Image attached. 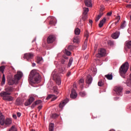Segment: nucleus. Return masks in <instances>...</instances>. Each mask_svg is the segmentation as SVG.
Here are the masks:
<instances>
[{
	"mask_svg": "<svg viewBox=\"0 0 131 131\" xmlns=\"http://www.w3.org/2000/svg\"><path fill=\"white\" fill-rule=\"evenodd\" d=\"M13 92V88L9 87L5 89V91H2L0 93V96L2 97L3 100L8 102H12L14 100V97L10 96L11 93Z\"/></svg>",
	"mask_w": 131,
	"mask_h": 131,
	"instance_id": "nucleus-1",
	"label": "nucleus"
},
{
	"mask_svg": "<svg viewBox=\"0 0 131 131\" xmlns=\"http://www.w3.org/2000/svg\"><path fill=\"white\" fill-rule=\"evenodd\" d=\"M40 80V75L35 70H33L29 76V81L32 83H36Z\"/></svg>",
	"mask_w": 131,
	"mask_h": 131,
	"instance_id": "nucleus-2",
	"label": "nucleus"
},
{
	"mask_svg": "<svg viewBox=\"0 0 131 131\" xmlns=\"http://www.w3.org/2000/svg\"><path fill=\"white\" fill-rule=\"evenodd\" d=\"M129 67V64H128V62H125L120 67L119 69V72L121 76H122L123 78H125V74L127 72Z\"/></svg>",
	"mask_w": 131,
	"mask_h": 131,
	"instance_id": "nucleus-3",
	"label": "nucleus"
},
{
	"mask_svg": "<svg viewBox=\"0 0 131 131\" xmlns=\"http://www.w3.org/2000/svg\"><path fill=\"white\" fill-rule=\"evenodd\" d=\"M12 124V120L10 118H6L5 119V116L3 115V113L0 112V124L1 125H10Z\"/></svg>",
	"mask_w": 131,
	"mask_h": 131,
	"instance_id": "nucleus-4",
	"label": "nucleus"
},
{
	"mask_svg": "<svg viewBox=\"0 0 131 131\" xmlns=\"http://www.w3.org/2000/svg\"><path fill=\"white\" fill-rule=\"evenodd\" d=\"M22 76H23V73L21 72H17V74L14 75V79L9 81V84L12 85L14 84V83H17L18 80H20L21 78H22Z\"/></svg>",
	"mask_w": 131,
	"mask_h": 131,
	"instance_id": "nucleus-5",
	"label": "nucleus"
},
{
	"mask_svg": "<svg viewBox=\"0 0 131 131\" xmlns=\"http://www.w3.org/2000/svg\"><path fill=\"white\" fill-rule=\"evenodd\" d=\"M106 55V50L104 49H100L98 50V53L96 54L97 58H101L104 57Z\"/></svg>",
	"mask_w": 131,
	"mask_h": 131,
	"instance_id": "nucleus-6",
	"label": "nucleus"
},
{
	"mask_svg": "<svg viewBox=\"0 0 131 131\" xmlns=\"http://www.w3.org/2000/svg\"><path fill=\"white\" fill-rule=\"evenodd\" d=\"M114 91L118 96H122V87L116 86Z\"/></svg>",
	"mask_w": 131,
	"mask_h": 131,
	"instance_id": "nucleus-7",
	"label": "nucleus"
},
{
	"mask_svg": "<svg viewBox=\"0 0 131 131\" xmlns=\"http://www.w3.org/2000/svg\"><path fill=\"white\" fill-rule=\"evenodd\" d=\"M56 40V36L55 35H50L47 38V43H53Z\"/></svg>",
	"mask_w": 131,
	"mask_h": 131,
	"instance_id": "nucleus-8",
	"label": "nucleus"
},
{
	"mask_svg": "<svg viewBox=\"0 0 131 131\" xmlns=\"http://www.w3.org/2000/svg\"><path fill=\"white\" fill-rule=\"evenodd\" d=\"M53 78L54 80H56V82L58 85H60V84H61V78H60V76L56 74H54Z\"/></svg>",
	"mask_w": 131,
	"mask_h": 131,
	"instance_id": "nucleus-9",
	"label": "nucleus"
},
{
	"mask_svg": "<svg viewBox=\"0 0 131 131\" xmlns=\"http://www.w3.org/2000/svg\"><path fill=\"white\" fill-rule=\"evenodd\" d=\"M33 58V53H26L24 55V58L27 59L28 61L30 60V59H32Z\"/></svg>",
	"mask_w": 131,
	"mask_h": 131,
	"instance_id": "nucleus-10",
	"label": "nucleus"
},
{
	"mask_svg": "<svg viewBox=\"0 0 131 131\" xmlns=\"http://www.w3.org/2000/svg\"><path fill=\"white\" fill-rule=\"evenodd\" d=\"M70 97L71 99H75L77 97V93H76L75 90H74V89H72Z\"/></svg>",
	"mask_w": 131,
	"mask_h": 131,
	"instance_id": "nucleus-11",
	"label": "nucleus"
},
{
	"mask_svg": "<svg viewBox=\"0 0 131 131\" xmlns=\"http://www.w3.org/2000/svg\"><path fill=\"white\" fill-rule=\"evenodd\" d=\"M34 101V98L33 97H30L29 99L25 103V106H29Z\"/></svg>",
	"mask_w": 131,
	"mask_h": 131,
	"instance_id": "nucleus-12",
	"label": "nucleus"
},
{
	"mask_svg": "<svg viewBox=\"0 0 131 131\" xmlns=\"http://www.w3.org/2000/svg\"><path fill=\"white\" fill-rule=\"evenodd\" d=\"M92 81H93V78H92L91 75H88L86 78V83L88 84H91V83H92Z\"/></svg>",
	"mask_w": 131,
	"mask_h": 131,
	"instance_id": "nucleus-13",
	"label": "nucleus"
},
{
	"mask_svg": "<svg viewBox=\"0 0 131 131\" xmlns=\"http://www.w3.org/2000/svg\"><path fill=\"white\" fill-rule=\"evenodd\" d=\"M67 103H68V99H66L61 101L59 105V108H60L61 109H62L63 107H64V106H65V104H67Z\"/></svg>",
	"mask_w": 131,
	"mask_h": 131,
	"instance_id": "nucleus-14",
	"label": "nucleus"
},
{
	"mask_svg": "<svg viewBox=\"0 0 131 131\" xmlns=\"http://www.w3.org/2000/svg\"><path fill=\"white\" fill-rule=\"evenodd\" d=\"M50 18H51V19L49 22L50 25H53V26L56 25V23H57V22L56 21V19L55 18V17H51Z\"/></svg>",
	"mask_w": 131,
	"mask_h": 131,
	"instance_id": "nucleus-15",
	"label": "nucleus"
},
{
	"mask_svg": "<svg viewBox=\"0 0 131 131\" xmlns=\"http://www.w3.org/2000/svg\"><path fill=\"white\" fill-rule=\"evenodd\" d=\"M120 32L117 31L112 35V37L114 39H116L118 37H119Z\"/></svg>",
	"mask_w": 131,
	"mask_h": 131,
	"instance_id": "nucleus-16",
	"label": "nucleus"
},
{
	"mask_svg": "<svg viewBox=\"0 0 131 131\" xmlns=\"http://www.w3.org/2000/svg\"><path fill=\"white\" fill-rule=\"evenodd\" d=\"M52 98L51 101H55V100H56V99H57V97H56V96L53 95V94H50L47 97V99L49 100V99H51Z\"/></svg>",
	"mask_w": 131,
	"mask_h": 131,
	"instance_id": "nucleus-17",
	"label": "nucleus"
},
{
	"mask_svg": "<svg viewBox=\"0 0 131 131\" xmlns=\"http://www.w3.org/2000/svg\"><path fill=\"white\" fill-rule=\"evenodd\" d=\"M106 22V18H104L103 19H102L100 23L99 24V27L100 28H102L103 27V25H104V23Z\"/></svg>",
	"mask_w": 131,
	"mask_h": 131,
	"instance_id": "nucleus-18",
	"label": "nucleus"
},
{
	"mask_svg": "<svg viewBox=\"0 0 131 131\" xmlns=\"http://www.w3.org/2000/svg\"><path fill=\"white\" fill-rule=\"evenodd\" d=\"M126 47H127V49H130L129 56V57H131V40L127 42Z\"/></svg>",
	"mask_w": 131,
	"mask_h": 131,
	"instance_id": "nucleus-19",
	"label": "nucleus"
},
{
	"mask_svg": "<svg viewBox=\"0 0 131 131\" xmlns=\"http://www.w3.org/2000/svg\"><path fill=\"white\" fill-rule=\"evenodd\" d=\"M84 3L86 7H92V0H86Z\"/></svg>",
	"mask_w": 131,
	"mask_h": 131,
	"instance_id": "nucleus-20",
	"label": "nucleus"
},
{
	"mask_svg": "<svg viewBox=\"0 0 131 131\" xmlns=\"http://www.w3.org/2000/svg\"><path fill=\"white\" fill-rule=\"evenodd\" d=\"M5 68L6 67H5V66L0 67V78L2 77V74H4V71H5Z\"/></svg>",
	"mask_w": 131,
	"mask_h": 131,
	"instance_id": "nucleus-21",
	"label": "nucleus"
},
{
	"mask_svg": "<svg viewBox=\"0 0 131 131\" xmlns=\"http://www.w3.org/2000/svg\"><path fill=\"white\" fill-rule=\"evenodd\" d=\"M80 39V37L79 36H75L74 37L73 42L78 43L79 42V40Z\"/></svg>",
	"mask_w": 131,
	"mask_h": 131,
	"instance_id": "nucleus-22",
	"label": "nucleus"
},
{
	"mask_svg": "<svg viewBox=\"0 0 131 131\" xmlns=\"http://www.w3.org/2000/svg\"><path fill=\"white\" fill-rule=\"evenodd\" d=\"M54 124L53 123H51L49 124V131H54Z\"/></svg>",
	"mask_w": 131,
	"mask_h": 131,
	"instance_id": "nucleus-23",
	"label": "nucleus"
},
{
	"mask_svg": "<svg viewBox=\"0 0 131 131\" xmlns=\"http://www.w3.org/2000/svg\"><path fill=\"white\" fill-rule=\"evenodd\" d=\"M16 105H17V106H19L20 105H22V100H20V99L17 98L16 100Z\"/></svg>",
	"mask_w": 131,
	"mask_h": 131,
	"instance_id": "nucleus-24",
	"label": "nucleus"
},
{
	"mask_svg": "<svg viewBox=\"0 0 131 131\" xmlns=\"http://www.w3.org/2000/svg\"><path fill=\"white\" fill-rule=\"evenodd\" d=\"M74 32L76 35H79V34H80V29L77 28L75 29Z\"/></svg>",
	"mask_w": 131,
	"mask_h": 131,
	"instance_id": "nucleus-25",
	"label": "nucleus"
},
{
	"mask_svg": "<svg viewBox=\"0 0 131 131\" xmlns=\"http://www.w3.org/2000/svg\"><path fill=\"white\" fill-rule=\"evenodd\" d=\"M105 77L107 78V79H108V80H111L112 78H113V76H112V74H107L105 75Z\"/></svg>",
	"mask_w": 131,
	"mask_h": 131,
	"instance_id": "nucleus-26",
	"label": "nucleus"
},
{
	"mask_svg": "<svg viewBox=\"0 0 131 131\" xmlns=\"http://www.w3.org/2000/svg\"><path fill=\"white\" fill-rule=\"evenodd\" d=\"M5 83H6V78L5 77V74H3L2 81L1 82L2 85H3V84H5Z\"/></svg>",
	"mask_w": 131,
	"mask_h": 131,
	"instance_id": "nucleus-27",
	"label": "nucleus"
},
{
	"mask_svg": "<svg viewBox=\"0 0 131 131\" xmlns=\"http://www.w3.org/2000/svg\"><path fill=\"white\" fill-rule=\"evenodd\" d=\"M98 85L99 86H102V85H104V81L103 80H100L98 83Z\"/></svg>",
	"mask_w": 131,
	"mask_h": 131,
	"instance_id": "nucleus-28",
	"label": "nucleus"
},
{
	"mask_svg": "<svg viewBox=\"0 0 131 131\" xmlns=\"http://www.w3.org/2000/svg\"><path fill=\"white\" fill-rule=\"evenodd\" d=\"M87 18H88V16L86 15V14H83L80 20L81 21V20H82V21H85Z\"/></svg>",
	"mask_w": 131,
	"mask_h": 131,
	"instance_id": "nucleus-29",
	"label": "nucleus"
},
{
	"mask_svg": "<svg viewBox=\"0 0 131 131\" xmlns=\"http://www.w3.org/2000/svg\"><path fill=\"white\" fill-rule=\"evenodd\" d=\"M88 41H85L84 43V45L82 47V49L83 50V51H84V50H85V49H86L88 48Z\"/></svg>",
	"mask_w": 131,
	"mask_h": 131,
	"instance_id": "nucleus-30",
	"label": "nucleus"
},
{
	"mask_svg": "<svg viewBox=\"0 0 131 131\" xmlns=\"http://www.w3.org/2000/svg\"><path fill=\"white\" fill-rule=\"evenodd\" d=\"M73 62V58H71L69 60V62L68 65V67H70L71 65H72V62Z\"/></svg>",
	"mask_w": 131,
	"mask_h": 131,
	"instance_id": "nucleus-31",
	"label": "nucleus"
},
{
	"mask_svg": "<svg viewBox=\"0 0 131 131\" xmlns=\"http://www.w3.org/2000/svg\"><path fill=\"white\" fill-rule=\"evenodd\" d=\"M116 19L117 20V21L114 23V24H115V25H116V24H117V23H118V22H119V20H120V16H118L116 17Z\"/></svg>",
	"mask_w": 131,
	"mask_h": 131,
	"instance_id": "nucleus-32",
	"label": "nucleus"
},
{
	"mask_svg": "<svg viewBox=\"0 0 131 131\" xmlns=\"http://www.w3.org/2000/svg\"><path fill=\"white\" fill-rule=\"evenodd\" d=\"M60 62H61V69H63V65H65L66 64V63H65V60H64V59H61V61H60Z\"/></svg>",
	"mask_w": 131,
	"mask_h": 131,
	"instance_id": "nucleus-33",
	"label": "nucleus"
},
{
	"mask_svg": "<svg viewBox=\"0 0 131 131\" xmlns=\"http://www.w3.org/2000/svg\"><path fill=\"white\" fill-rule=\"evenodd\" d=\"M83 11H84V12L83 13V14L86 15V14H88V12H89V8H85L84 9Z\"/></svg>",
	"mask_w": 131,
	"mask_h": 131,
	"instance_id": "nucleus-34",
	"label": "nucleus"
},
{
	"mask_svg": "<svg viewBox=\"0 0 131 131\" xmlns=\"http://www.w3.org/2000/svg\"><path fill=\"white\" fill-rule=\"evenodd\" d=\"M85 36L86 37L85 41H88V38H89V32H88V31L85 32Z\"/></svg>",
	"mask_w": 131,
	"mask_h": 131,
	"instance_id": "nucleus-35",
	"label": "nucleus"
},
{
	"mask_svg": "<svg viewBox=\"0 0 131 131\" xmlns=\"http://www.w3.org/2000/svg\"><path fill=\"white\" fill-rule=\"evenodd\" d=\"M41 60H42V58H41L40 57H37V63L38 64H39V63H40V61H41Z\"/></svg>",
	"mask_w": 131,
	"mask_h": 131,
	"instance_id": "nucleus-36",
	"label": "nucleus"
},
{
	"mask_svg": "<svg viewBox=\"0 0 131 131\" xmlns=\"http://www.w3.org/2000/svg\"><path fill=\"white\" fill-rule=\"evenodd\" d=\"M64 52L66 53V55H67V56H70V55H71V52L67 49L65 50Z\"/></svg>",
	"mask_w": 131,
	"mask_h": 131,
	"instance_id": "nucleus-37",
	"label": "nucleus"
},
{
	"mask_svg": "<svg viewBox=\"0 0 131 131\" xmlns=\"http://www.w3.org/2000/svg\"><path fill=\"white\" fill-rule=\"evenodd\" d=\"M79 95H80V96H81V97H85V92H81L79 93Z\"/></svg>",
	"mask_w": 131,
	"mask_h": 131,
	"instance_id": "nucleus-38",
	"label": "nucleus"
},
{
	"mask_svg": "<svg viewBox=\"0 0 131 131\" xmlns=\"http://www.w3.org/2000/svg\"><path fill=\"white\" fill-rule=\"evenodd\" d=\"M126 23V22L125 21H124L123 22V23L121 25V28H124V27H125V24Z\"/></svg>",
	"mask_w": 131,
	"mask_h": 131,
	"instance_id": "nucleus-39",
	"label": "nucleus"
},
{
	"mask_svg": "<svg viewBox=\"0 0 131 131\" xmlns=\"http://www.w3.org/2000/svg\"><path fill=\"white\" fill-rule=\"evenodd\" d=\"M127 86H131V81L130 80H127Z\"/></svg>",
	"mask_w": 131,
	"mask_h": 131,
	"instance_id": "nucleus-40",
	"label": "nucleus"
},
{
	"mask_svg": "<svg viewBox=\"0 0 131 131\" xmlns=\"http://www.w3.org/2000/svg\"><path fill=\"white\" fill-rule=\"evenodd\" d=\"M108 46H113L114 45V42L113 41L110 40L108 42Z\"/></svg>",
	"mask_w": 131,
	"mask_h": 131,
	"instance_id": "nucleus-41",
	"label": "nucleus"
},
{
	"mask_svg": "<svg viewBox=\"0 0 131 131\" xmlns=\"http://www.w3.org/2000/svg\"><path fill=\"white\" fill-rule=\"evenodd\" d=\"M58 116H59L58 115H57V114H54L52 115V118H57V117H58Z\"/></svg>",
	"mask_w": 131,
	"mask_h": 131,
	"instance_id": "nucleus-42",
	"label": "nucleus"
},
{
	"mask_svg": "<svg viewBox=\"0 0 131 131\" xmlns=\"http://www.w3.org/2000/svg\"><path fill=\"white\" fill-rule=\"evenodd\" d=\"M79 83L80 84H82V83H84V80L83 79H80L79 80Z\"/></svg>",
	"mask_w": 131,
	"mask_h": 131,
	"instance_id": "nucleus-43",
	"label": "nucleus"
},
{
	"mask_svg": "<svg viewBox=\"0 0 131 131\" xmlns=\"http://www.w3.org/2000/svg\"><path fill=\"white\" fill-rule=\"evenodd\" d=\"M35 103L36 105H39V104H41V103H42V101L41 100H37L35 101Z\"/></svg>",
	"mask_w": 131,
	"mask_h": 131,
	"instance_id": "nucleus-44",
	"label": "nucleus"
},
{
	"mask_svg": "<svg viewBox=\"0 0 131 131\" xmlns=\"http://www.w3.org/2000/svg\"><path fill=\"white\" fill-rule=\"evenodd\" d=\"M72 49H73V46H69L68 47V50H69V51H72Z\"/></svg>",
	"mask_w": 131,
	"mask_h": 131,
	"instance_id": "nucleus-45",
	"label": "nucleus"
},
{
	"mask_svg": "<svg viewBox=\"0 0 131 131\" xmlns=\"http://www.w3.org/2000/svg\"><path fill=\"white\" fill-rule=\"evenodd\" d=\"M100 18L101 17L99 15H98L97 17H96V18L95 19L96 22H98V21H99V20H100Z\"/></svg>",
	"mask_w": 131,
	"mask_h": 131,
	"instance_id": "nucleus-46",
	"label": "nucleus"
},
{
	"mask_svg": "<svg viewBox=\"0 0 131 131\" xmlns=\"http://www.w3.org/2000/svg\"><path fill=\"white\" fill-rule=\"evenodd\" d=\"M100 18L101 17L99 15H98L97 17H96V18L95 19L96 22H98V21H99V20H100Z\"/></svg>",
	"mask_w": 131,
	"mask_h": 131,
	"instance_id": "nucleus-47",
	"label": "nucleus"
},
{
	"mask_svg": "<svg viewBox=\"0 0 131 131\" xmlns=\"http://www.w3.org/2000/svg\"><path fill=\"white\" fill-rule=\"evenodd\" d=\"M103 15H104V13L103 12H100L98 16L101 18V17H102V16H103Z\"/></svg>",
	"mask_w": 131,
	"mask_h": 131,
	"instance_id": "nucleus-48",
	"label": "nucleus"
},
{
	"mask_svg": "<svg viewBox=\"0 0 131 131\" xmlns=\"http://www.w3.org/2000/svg\"><path fill=\"white\" fill-rule=\"evenodd\" d=\"M12 117L14 119H17V115H16V114H13V116H12Z\"/></svg>",
	"mask_w": 131,
	"mask_h": 131,
	"instance_id": "nucleus-49",
	"label": "nucleus"
},
{
	"mask_svg": "<svg viewBox=\"0 0 131 131\" xmlns=\"http://www.w3.org/2000/svg\"><path fill=\"white\" fill-rule=\"evenodd\" d=\"M17 117H20L21 116V113L19 112L17 113Z\"/></svg>",
	"mask_w": 131,
	"mask_h": 131,
	"instance_id": "nucleus-50",
	"label": "nucleus"
},
{
	"mask_svg": "<svg viewBox=\"0 0 131 131\" xmlns=\"http://www.w3.org/2000/svg\"><path fill=\"white\" fill-rule=\"evenodd\" d=\"M35 106H36V103H35H35H33L32 104L31 107H32V108H34V107H35Z\"/></svg>",
	"mask_w": 131,
	"mask_h": 131,
	"instance_id": "nucleus-51",
	"label": "nucleus"
},
{
	"mask_svg": "<svg viewBox=\"0 0 131 131\" xmlns=\"http://www.w3.org/2000/svg\"><path fill=\"white\" fill-rule=\"evenodd\" d=\"M70 75H71V72H69L67 74V76L69 77V76H70Z\"/></svg>",
	"mask_w": 131,
	"mask_h": 131,
	"instance_id": "nucleus-52",
	"label": "nucleus"
},
{
	"mask_svg": "<svg viewBox=\"0 0 131 131\" xmlns=\"http://www.w3.org/2000/svg\"><path fill=\"white\" fill-rule=\"evenodd\" d=\"M112 15V12H110L107 13V16H111Z\"/></svg>",
	"mask_w": 131,
	"mask_h": 131,
	"instance_id": "nucleus-53",
	"label": "nucleus"
},
{
	"mask_svg": "<svg viewBox=\"0 0 131 131\" xmlns=\"http://www.w3.org/2000/svg\"><path fill=\"white\" fill-rule=\"evenodd\" d=\"M127 8H131V4H128L126 5Z\"/></svg>",
	"mask_w": 131,
	"mask_h": 131,
	"instance_id": "nucleus-54",
	"label": "nucleus"
},
{
	"mask_svg": "<svg viewBox=\"0 0 131 131\" xmlns=\"http://www.w3.org/2000/svg\"><path fill=\"white\" fill-rule=\"evenodd\" d=\"M130 91H127L125 92V94H126V95H128V94H130Z\"/></svg>",
	"mask_w": 131,
	"mask_h": 131,
	"instance_id": "nucleus-55",
	"label": "nucleus"
},
{
	"mask_svg": "<svg viewBox=\"0 0 131 131\" xmlns=\"http://www.w3.org/2000/svg\"><path fill=\"white\" fill-rule=\"evenodd\" d=\"M42 108V106L41 105H39L38 106V109H39V110H40V109H41Z\"/></svg>",
	"mask_w": 131,
	"mask_h": 131,
	"instance_id": "nucleus-56",
	"label": "nucleus"
},
{
	"mask_svg": "<svg viewBox=\"0 0 131 131\" xmlns=\"http://www.w3.org/2000/svg\"><path fill=\"white\" fill-rule=\"evenodd\" d=\"M103 11H104V8H101L100 10V12L103 13Z\"/></svg>",
	"mask_w": 131,
	"mask_h": 131,
	"instance_id": "nucleus-57",
	"label": "nucleus"
},
{
	"mask_svg": "<svg viewBox=\"0 0 131 131\" xmlns=\"http://www.w3.org/2000/svg\"><path fill=\"white\" fill-rule=\"evenodd\" d=\"M89 23L93 24V20L92 19H89Z\"/></svg>",
	"mask_w": 131,
	"mask_h": 131,
	"instance_id": "nucleus-58",
	"label": "nucleus"
},
{
	"mask_svg": "<svg viewBox=\"0 0 131 131\" xmlns=\"http://www.w3.org/2000/svg\"><path fill=\"white\" fill-rule=\"evenodd\" d=\"M96 51H97V46H95L94 47V53L96 52Z\"/></svg>",
	"mask_w": 131,
	"mask_h": 131,
	"instance_id": "nucleus-59",
	"label": "nucleus"
},
{
	"mask_svg": "<svg viewBox=\"0 0 131 131\" xmlns=\"http://www.w3.org/2000/svg\"><path fill=\"white\" fill-rule=\"evenodd\" d=\"M35 65H36L35 63H33L32 64V67H34L35 66Z\"/></svg>",
	"mask_w": 131,
	"mask_h": 131,
	"instance_id": "nucleus-60",
	"label": "nucleus"
},
{
	"mask_svg": "<svg viewBox=\"0 0 131 131\" xmlns=\"http://www.w3.org/2000/svg\"><path fill=\"white\" fill-rule=\"evenodd\" d=\"M73 86H74V88H76V84H74V85H73Z\"/></svg>",
	"mask_w": 131,
	"mask_h": 131,
	"instance_id": "nucleus-61",
	"label": "nucleus"
},
{
	"mask_svg": "<svg viewBox=\"0 0 131 131\" xmlns=\"http://www.w3.org/2000/svg\"><path fill=\"white\" fill-rule=\"evenodd\" d=\"M130 80H131V74L129 75Z\"/></svg>",
	"mask_w": 131,
	"mask_h": 131,
	"instance_id": "nucleus-62",
	"label": "nucleus"
},
{
	"mask_svg": "<svg viewBox=\"0 0 131 131\" xmlns=\"http://www.w3.org/2000/svg\"><path fill=\"white\" fill-rule=\"evenodd\" d=\"M81 88H83V84H82L81 85Z\"/></svg>",
	"mask_w": 131,
	"mask_h": 131,
	"instance_id": "nucleus-63",
	"label": "nucleus"
},
{
	"mask_svg": "<svg viewBox=\"0 0 131 131\" xmlns=\"http://www.w3.org/2000/svg\"><path fill=\"white\" fill-rule=\"evenodd\" d=\"M130 20H131V15L130 16Z\"/></svg>",
	"mask_w": 131,
	"mask_h": 131,
	"instance_id": "nucleus-64",
	"label": "nucleus"
}]
</instances>
